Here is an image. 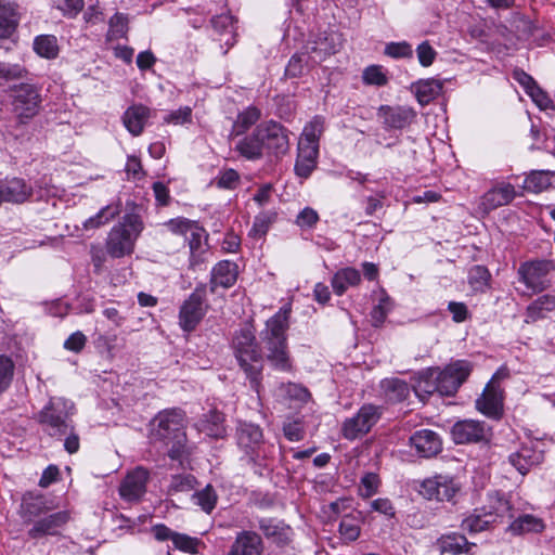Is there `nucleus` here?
Instances as JSON below:
<instances>
[{
  "label": "nucleus",
  "instance_id": "2f4dec72",
  "mask_svg": "<svg viewBox=\"0 0 555 555\" xmlns=\"http://www.w3.org/2000/svg\"><path fill=\"white\" fill-rule=\"evenodd\" d=\"M380 389L388 402L396 403L405 400L410 395L406 382L397 378H385L380 382Z\"/></svg>",
  "mask_w": 555,
  "mask_h": 555
},
{
  "label": "nucleus",
  "instance_id": "1a4fd4ad",
  "mask_svg": "<svg viewBox=\"0 0 555 555\" xmlns=\"http://www.w3.org/2000/svg\"><path fill=\"white\" fill-rule=\"evenodd\" d=\"M206 285H198L184 300L179 311V324L184 332H192L204 318L207 306L205 305Z\"/></svg>",
  "mask_w": 555,
  "mask_h": 555
},
{
  "label": "nucleus",
  "instance_id": "680f3d73",
  "mask_svg": "<svg viewBox=\"0 0 555 555\" xmlns=\"http://www.w3.org/2000/svg\"><path fill=\"white\" fill-rule=\"evenodd\" d=\"M176 548L188 553H196L199 544L198 539L192 538L188 534L176 532L172 540Z\"/></svg>",
  "mask_w": 555,
  "mask_h": 555
},
{
  "label": "nucleus",
  "instance_id": "4468645a",
  "mask_svg": "<svg viewBox=\"0 0 555 555\" xmlns=\"http://www.w3.org/2000/svg\"><path fill=\"white\" fill-rule=\"evenodd\" d=\"M451 435L457 444L479 442L489 438L490 427L485 422L464 420L453 425Z\"/></svg>",
  "mask_w": 555,
  "mask_h": 555
},
{
  "label": "nucleus",
  "instance_id": "a211bd4d",
  "mask_svg": "<svg viewBox=\"0 0 555 555\" xmlns=\"http://www.w3.org/2000/svg\"><path fill=\"white\" fill-rule=\"evenodd\" d=\"M33 195V186L24 179L0 180V205L2 203L23 204Z\"/></svg>",
  "mask_w": 555,
  "mask_h": 555
},
{
  "label": "nucleus",
  "instance_id": "393cba45",
  "mask_svg": "<svg viewBox=\"0 0 555 555\" xmlns=\"http://www.w3.org/2000/svg\"><path fill=\"white\" fill-rule=\"evenodd\" d=\"M149 117V107L142 104H137L126 109L122 116V122L132 135H139L142 133Z\"/></svg>",
  "mask_w": 555,
  "mask_h": 555
},
{
  "label": "nucleus",
  "instance_id": "a19ab883",
  "mask_svg": "<svg viewBox=\"0 0 555 555\" xmlns=\"http://www.w3.org/2000/svg\"><path fill=\"white\" fill-rule=\"evenodd\" d=\"M555 309V296L545 294L538 297L527 308V314L532 320L541 319L545 317V313L551 312Z\"/></svg>",
  "mask_w": 555,
  "mask_h": 555
},
{
  "label": "nucleus",
  "instance_id": "aec40b11",
  "mask_svg": "<svg viewBox=\"0 0 555 555\" xmlns=\"http://www.w3.org/2000/svg\"><path fill=\"white\" fill-rule=\"evenodd\" d=\"M262 538L255 531L244 530L236 534L228 555H261Z\"/></svg>",
  "mask_w": 555,
  "mask_h": 555
},
{
  "label": "nucleus",
  "instance_id": "4be33fe9",
  "mask_svg": "<svg viewBox=\"0 0 555 555\" xmlns=\"http://www.w3.org/2000/svg\"><path fill=\"white\" fill-rule=\"evenodd\" d=\"M503 392L501 388L486 385L483 392L476 400V408L479 412L491 418H499L502 414Z\"/></svg>",
  "mask_w": 555,
  "mask_h": 555
},
{
  "label": "nucleus",
  "instance_id": "e433bc0d",
  "mask_svg": "<svg viewBox=\"0 0 555 555\" xmlns=\"http://www.w3.org/2000/svg\"><path fill=\"white\" fill-rule=\"evenodd\" d=\"M543 529V520L530 514L519 516L509 525V530L515 534L541 532Z\"/></svg>",
  "mask_w": 555,
  "mask_h": 555
},
{
  "label": "nucleus",
  "instance_id": "0e129e2a",
  "mask_svg": "<svg viewBox=\"0 0 555 555\" xmlns=\"http://www.w3.org/2000/svg\"><path fill=\"white\" fill-rule=\"evenodd\" d=\"M192 120V108L190 106H183L176 111L170 112L164 117L166 124L183 125L191 122Z\"/></svg>",
  "mask_w": 555,
  "mask_h": 555
},
{
  "label": "nucleus",
  "instance_id": "ea45409f",
  "mask_svg": "<svg viewBox=\"0 0 555 555\" xmlns=\"http://www.w3.org/2000/svg\"><path fill=\"white\" fill-rule=\"evenodd\" d=\"M475 546V543H469L464 535L460 534L447 535L441 541L442 552L452 553L454 555L462 553L473 554L472 550Z\"/></svg>",
  "mask_w": 555,
  "mask_h": 555
},
{
  "label": "nucleus",
  "instance_id": "774afa93",
  "mask_svg": "<svg viewBox=\"0 0 555 555\" xmlns=\"http://www.w3.org/2000/svg\"><path fill=\"white\" fill-rule=\"evenodd\" d=\"M380 480L378 476L374 473H367L361 478V485L363 489L361 490V495L363 498H371L374 495L379 487Z\"/></svg>",
  "mask_w": 555,
  "mask_h": 555
},
{
  "label": "nucleus",
  "instance_id": "09e8293b",
  "mask_svg": "<svg viewBox=\"0 0 555 555\" xmlns=\"http://www.w3.org/2000/svg\"><path fill=\"white\" fill-rule=\"evenodd\" d=\"M548 171L535 170L528 175L522 188L528 192L539 193L550 185Z\"/></svg>",
  "mask_w": 555,
  "mask_h": 555
},
{
  "label": "nucleus",
  "instance_id": "bf43d9fd",
  "mask_svg": "<svg viewBox=\"0 0 555 555\" xmlns=\"http://www.w3.org/2000/svg\"><path fill=\"white\" fill-rule=\"evenodd\" d=\"M385 54L392 59H409L413 56V50L406 41L390 42L385 47Z\"/></svg>",
  "mask_w": 555,
  "mask_h": 555
},
{
  "label": "nucleus",
  "instance_id": "69168bd1",
  "mask_svg": "<svg viewBox=\"0 0 555 555\" xmlns=\"http://www.w3.org/2000/svg\"><path fill=\"white\" fill-rule=\"evenodd\" d=\"M319 214L311 207H305L296 217V224L304 228H313L319 221Z\"/></svg>",
  "mask_w": 555,
  "mask_h": 555
},
{
  "label": "nucleus",
  "instance_id": "e2e57ef3",
  "mask_svg": "<svg viewBox=\"0 0 555 555\" xmlns=\"http://www.w3.org/2000/svg\"><path fill=\"white\" fill-rule=\"evenodd\" d=\"M240 183V175L234 169H227L217 177L216 184L220 189L233 190Z\"/></svg>",
  "mask_w": 555,
  "mask_h": 555
},
{
  "label": "nucleus",
  "instance_id": "de8ad7c7",
  "mask_svg": "<svg viewBox=\"0 0 555 555\" xmlns=\"http://www.w3.org/2000/svg\"><path fill=\"white\" fill-rule=\"evenodd\" d=\"M109 29L106 40L112 41L119 38H126L128 33V17L122 13H115L108 22Z\"/></svg>",
  "mask_w": 555,
  "mask_h": 555
},
{
  "label": "nucleus",
  "instance_id": "c9c22d12",
  "mask_svg": "<svg viewBox=\"0 0 555 555\" xmlns=\"http://www.w3.org/2000/svg\"><path fill=\"white\" fill-rule=\"evenodd\" d=\"M205 230L199 227L197 223L194 225V228L189 232V236L186 235V240L189 242L190 247V266L192 268L196 267L197 264L203 262L202 255L205 251L203 247V236H204Z\"/></svg>",
  "mask_w": 555,
  "mask_h": 555
},
{
  "label": "nucleus",
  "instance_id": "0eeeda50",
  "mask_svg": "<svg viewBox=\"0 0 555 555\" xmlns=\"http://www.w3.org/2000/svg\"><path fill=\"white\" fill-rule=\"evenodd\" d=\"M262 430L259 426L250 423H242L236 430V439L238 447L248 456L249 462L259 466V469L255 472L262 475V464L259 463V459L262 456L267 457L268 452L263 447Z\"/></svg>",
  "mask_w": 555,
  "mask_h": 555
},
{
  "label": "nucleus",
  "instance_id": "c03bdc74",
  "mask_svg": "<svg viewBox=\"0 0 555 555\" xmlns=\"http://www.w3.org/2000/svg\"><path fill=\"white\" fill-rule=\"evenodd\" d=\"M324 130V120L320 116H315L304 128L302 134L298 143L319 145V139Z\"/></svg>",
  "mask_w": 555,
  "mask_h": 555
},
{
  "label": "nucleus",
  "instance_id": "cd10ccee",
  "mask_svg": "<svg viewBox=\"0 0 555 555\" xmlns=\"http://www.w3.org/2000/svg\"><path fill=\"white\" fill-rule=\"evenodd\" d=\"M223 422V414L212 410L196 423V428L208 437L222 438L225 435Z\"/></svg>",
  "mask_w": 555,
  "mask_h": 555
},
{
  "label": "nucleus",
  "instance_id": "f3484780",
  "mask_svg": "<svg viewBox=\"0 0 555 555\" xmlns=\"http://www.w3.org/2000/svg\"><path fill=\"white\" fill-rule=\"evenodd\" d=\"M516 195L517 192L513 184L500 182L483 194L480 208L483 212H490L499 207L511 204Z\"/></svg>",
  "mask_w": 555,
  "mask_h": 555
},
{
  "label": "nucleus",
  "instance_id": "4c0bfd02",
  "mask_svg": "<svg viewBox=\"0 0 555 555\" xmlns=\"http://www.w3.org/2000/svg\"><path fill=\"white\" fill-rule=\"evenodd\" d=\"M307 49L310 50L311 60L314 64L336 52L335 44L325 35H319L314 41L309 42Z\"/></svg>",
  "mask_w": 555,
  "mask_h": 555
},
{
  "label": "nucleus",
  "instance_id": "473e14b6",
  "mask_svg": "<svg viewBox=\"0 0 555 555\" xmlns=\"http://www.w3.org/2000/svg\"><path fill=\"white\" fill-rule=\"evenodd\" d=\"M360 272L354 268H345L335 273L332 279V287L336 295H343L349 286L360 283Z\"/></svg>",
  "mask_w": 555,
  "mask_h": 555
},
{
  "label": "nucleus",
  "instance_id": "37998d69",
  "mask_svg": "<svg viewBox=\"0 0 555 555\" xmlns=\"http://www.w3.org/2000/svg\"><path fill=\"white\" fill-rule=\"evenodd\" d=\"M482 514L483 511L481 508H476L472 515L463 519L461 525L462 529L470 533L487 530L493 522L487 519V516H482Z\"/></svg>",
  "mask_w": 555,
  "mask_h": 555
},
{
  "label": "nucleus",
  "instance_id": "5701e85b",
  "mask_svg": "<svg viewBox=\"0 0 555 555\" xmlns=\"http://www.w3.org/2000/svg\"><path fill=\"white\" fill-rule=\"evenodd\" d=\"M237 279V266L236 263L222 260L218 262L211 270L210 278V291L216 292L217 287L229 288Z\"/></svg>",
  "mask_w": 555,
  "mask_h": 555
},
{
  "label": "nucleus",
  "instance_id": "412c9836",
  "mask_svg": "<svg viewBox=\"0 0 555 555\" xmlns=\"http://www.w3.org/2000/svg\"><path fill=\"white\" fill-rule=\"evenodd\" d=\"M411 446L424 457H431L442 449V441L437 433L430 429L415 431L410 438Z\"/></svg>",
  "mask_w": 555,
  "mask_h": 555
},
{
  "label": "nucleus",
  "instance_id": "f03ea898",
  "mask_svg": "<svg viewBox=\"0 0 555 555\" xmlns=\"http://www.w3.org/2000/svg\"><path fill=\"white\" fill-rule=\"evenodd\" d=\"M149 438L152 443L170 446L168 456L180 460L186 453L185 414L180 409L157 413L150 422Z\"/></svg>",
  "mask_w": 555,
  "mask_h": 555
},
{
  "label": "nucleus",
  "instance_id": "2eb2a0df",
  "mask_svg": "<svg viewBox=\"0 0 555 555\" xmlns=\"http://www.w3.org/2000/svg\"><path fill=\"white\" fill-rule=\"evenodd\" d=\"M68 511H60L34 521L33 527L27 531L30 539L38 540L46 535H57L69 521Z\"/></svg>",
  "mask_w": 555,
  "mask_h": 555
},
{
  "label": "nucleus",
  "instance_id": "6e6552de",
  "mask_svg": "<svg viewBox=\"0 0 555 555\" xmlns=\"http://www.w3.org/2000/svg\"><path fill=\"white\" fill-rule=\"evenodd\" d=\"M41 95L36 86L21 83L13 90L12 108L20 122L25 124L34 118L40 108Z\"/></svg>",
  "mask_w": 555,
  "mask_h": 555
},
{
  "label": "nucleus",
  "instance_id": "603ef678",
  "mask_svg": "<svg viewBox=\"0 0 555 555\" xmlns=\"http://www.w3.org/2000/svg\"><path fill=\"white\" fill-rule=\"evenodd\" d=\"M13 375V361L9 357L0 354V395L10 387Z\"/></svg>",
  "mask_w": 555,
  "mask_h": 555
},
{
  "label": "nucleus",
  "instance_id": "052dcab7",
  "mask_svg": "<svg viewBox=\"0 0 555 555\" xmlns=\"http://www.w3.org/2000/svg\"><path fill=\"white\" fill-rule=\"evenodd\" d=\"M276 214L275 212H261L258 216H256L251 232L255 236H262L264 235L270 225L275 220Z\"/></svg>",
  "mask_w": 555,
  "mask_h": 555
},
{
  "label": "nucleus",
  "instance_id": "f8f14e48",
  "mask_svg": "<svg viewBox=\"0 0 555 555\" xmlns=\"http://www.w3.org/2000/svg\"><path fill=\"white\" fill-rule=\"evenodd\" d=\"M460 483L449 476L438 475L424 480L420 493L427 500L451 501L460 491Z\"/></svg>",
  "mask_w": 555,
  "mask_h": 555
},
{
  "label": "nucleus",
  "instance_id": "864d4df0",
  "mask_svg": "<svg viewBox=\"0 0 555 555\" xmlns=\"http://www.w3.org/2000/svg\"><path fill=\"white\" fill-rule=\"evenodd\" d=\"M279 391L280 396L291 400L307 401L310 397L309 391L305 387L294 383L282 384Z\"/></svg>",
  "mask_w": 555,
  "mask_h": 555
},
{
  "label": "nucleus",
  "instance_id": "a18cd8bd",
  "mask_svg": "<svg viewBox=\"0 0 555 555\" xmlns=\"http://www.w3.org/2000/svg\"><path fill=\"white\" fill-rule=\"evenodd\" d=\"M195 505L199 506L205 513L210 514L216 507L218 495L211 485H207L204 489L196 491L192 495Z\"/></svg>",
  "mask_w": 555,
  "mask_h": 555
},
{
  "label": "nucleus",
  "instance_id": "6e6d98bb",
  "mask_svg": "<svg viewBox=\"0 0 555 555\" xmlns=\"http://www.w3.org/2000/svg\"><path fill=\"white\" fill-rule=\"evenodd\" d=\"M308 64V59L306 53H295L285 68V75L289 78H296L304 74L306 66Z\"/></svg>",
  "mask_w": 555,
  "mask_h": 555
},
{
  "label": "nucleus",
  "instance_id": "a878e982",
  "mask_svg": "<svg viewBox=\"0 0 555 555\" xmlns=\"http://www.w3.org/2000/svg\"><path fill=\"white\" fill-rule=\"evenodd\" d=\"M258 527L269 540H272L279 545H283L291 540V528L282 521H276L272 518H261L258 521Z\"/></svg>",
  "mask_w": 555,
  "mask_h": 555
},
{
  "label": "nucleus",
  "instance_id": "79ce46f5",
  "mask_svg": "<svg viewBox=\"0 0 555 555\" xmlns=\"http://www.w3.org/2000/svg\"><path fill=\"white\" fill-rule=\"evenodd\" d=\"M120 214V205H107L103 207L95 216L90 217L83 222L86 230L96 229Z\"/></svg>",
  "mask_w": 555,
  "mask_h": 555
},
{
  "label": "nucleus",
  "instance_id": "338daca9",
  "mask_svg": "<svg viewBox=\"0 0 555 555\" xmlns=\"http://www.w3.org/2000/svg\"><path fill=\"white\" fill-rule=\"evenodd\" d=\"M416 54H417L420 64L424 67H427L434 63L437 52L435 51V49L430 46V43L428 41H423L416 48Z\"/></svg>",
  "mask_w": 555,
  "mask_h": 555
},
{
  "label": "nucleus",
  "instance_id": "f704fd0d",
  "mask_svg": "<svg viewBox=\"0 0 555 555\" xmlns=\"http://www.w3.org/2000/svg\"><path fill=\"white\" fill-rule=\"evenodd\" d=\"M261 117L260 111L255 106H249L240 113L233 122L231 137H240L244 134L251 126H254Z\"/></svg>",
  "mask_w": 555,
  "mask_h": 555
},
{
  "label": "nucleus",
  "instance_id": "c756f323",
  "mask_svg": "<svg viewBox=\"0 0 555 555\" xmlns=\"http://www.w3.org/2000/svg\"><path fill=\"white\" fill-rule=\"evenodd\" d=\"M413 88L418 103L424 106L441 94L443 82L439 79L429 78L415 82Z\"/></svg>",
  "mask_w": 555,
  "mask_h": 555
},
{
  "label": "nucleus",
  "instance_id": "58836bf2",
  "mask_svg": "<svg viewBox=\"0 0 555 555\" xmlns=\"http://www.w3.org/2000/svg\"><path fill=\"white\" fill-rule=\"evenodd\" d=\"M35 52L44 59H55L59 54L57 39L53 35H40L34 40Z\"/></svg>",
  "mask_w": 555,
  "mask_h": 555
},
{
  "label": "nucleus",
  "instance_id": "423d86ee",
  "mask_svg": "<svg viewBox=\"0 0 555 555\" xmlns=\"http://www.w3.org/2000/svg\"><path fill=\"white\" fill-rule=\"evenodd\" d=\"M383 408L372 403L363 404L356 415L346 418L341 426L345 439L354 440L365 436L380 420Z\"/></svg>",
  "mask_w": 555,
  "mask_h": 555
},
{
  "label": "nucleus",
  "instance_id": "bb28decb",
  "mask_svg": "<svg viewBox=\"0 0 555 555\" xmlns=\"http://www.w3.org/2000/svg\"><path fill=\"white\" fill-rule=\"evenodd\" d=\"M542 457L540 451L529 446H522L517 452L509 455V462L521 475H525L530 467L539 464Z\"/></svg>",
  "mask_w": 555,
  "mask_h": 555
},
{
  "label": "nucleus",
  "instance_id": "3c124183",
  "mask_svg": "<svg viewBox=\"0 0 555 555\" xmlns=\"http://www.w3.org/2000/svg\"><path fill=\"white\" fill-rule=\"evenodd\" d=\"M196 479L191 474L173 475L169 485V493L189 492L194 489Z\"/></svg>",
  "mask_w": 555,
  "mask_h": 555
},
{
  "label": "nucleus",
  "instance_id": "39448f33",
  "mask_svg": "<svg viewBox=\"0 0 555 555\" xmlns=\"http://www.w3.org/2000/svg\"><path fill=\"white\" fill-rule=\"evenodd\" d=\"M555 271V263L547 259H534L522 262L518 268L519 281L532 294L544 292L551 286L550 274Z\"/></svg>",
  "mask_w": 555,
  "mask_h": 555
},
{
  "label": "nucleus",
  "instance_id": "5fc2aeb1",
  "mask_svg": "<svg viewBox=\"0 0 555 555\" xmlns=\"http://www.w3.org/2000/svg\"><path fill=\"white\" fill-rule=\"evenodd\" d=\"M363 81L366 85L372 86H385L388 82V78L379 65H371L363 70Z\"/></svg>",
  "mask_w": 555,
  "mask_h": 555
},
{
  "label": "nucleus",
  "instance_id": "ddd939ff",
  "mask_svg": "<svg viewBox=\"0 0 555 555\" xmlns=\"http://www.w3.org/2000/svg\"><path fill=\"white\" fill-rule=\"evenodd\" d=\"M377 117L386 130H401L409 127L416 118V112L409 106L380 105Z\"/></svg>",
  "mask_w": 555,
  "mask_h": 555
},
{
  "label": "nucleus",
  "instance_id": "7ed1b4c3",
  "mask_svg": "<svg viewBox=\"0 0 555 555\" xmlns=\"http://www.w3.org/2000/svg\"><path fill=\"white\" fill-rule=\"evenodd\" d=\"M143 229L144 224L139 215H125L121 221L115 224L107 234L106 253L113 258L131 255Z\"/></svg>",
  "mask_w": 555,
  "mask_h": 555
},
{
  "label": "nucleus",
  "instance_id": "20e7f679",
  "mask_svg": "<svg viewBox=\"0 0 555 555\" xmlns=\"http://www.w3.org/2000/svg\"><path fill=\"white\" fill-rule=\"evenodd\" d=\"M70 404L63 398H52L37 414V421L51 437L65 436L74 429L70 421Z\"/></svg>",
  "mask_w": 555,
  "mask_h": 555
},
{
  "label": "nucleus",
  "instance_id": "c85d7f7f",
  "mask_svg": "<svg viewBox=\"0 0 555 555\" xmlns=\"http://www.w3.org/2000/svg\"><path fill=\"white\" fill-rule=\"evenodd\" d=\"M235 151L244 158L248 160L260 159L263 155V146L260 140V135L257 134V127L251 134L245 135L237 141Z\"/></svg>",
  "mask_w": 555,
  "mask_h": 555
},
{
  "label": "nucleus",
  "instance_id": "8fccbe9b",
  "mask_svg": "<svg viewBox=\"0 0 555 555\" xmlns=\"http://www.w3.org/2000/svg\"><path fill=\"white\" fill-rule=\"evenodd\" d=\"M26 74V68L21 64L0 61V85H4L16 79H23Z\"/></svg>",
  "mask_w": 555,
  "mask_h": 555
},
{
  "label": "nucleus",
  "instance_id": "dca6fc26",
  "mask_svg": "<svg viewBox=\"0 0 555 555\" xmlns=\"http://www.w3.org/2000/svg\"><path fill=\"white\" fill-rule=\"evenodd\" d=\"M149 472L144 467H137L128 473L119 486L120 496L128 501H139L146 491Z\"/></svg>",
  "mask_w": 555,
  "mask_h": 555
},
{
  "label": "nucleus",
  "instance_id": "4d7b16f0",
  "mask_svg": "<svg viewBox=\"0 0 555 555\" xmlns=\"http://www.w3.org/2000/svg\"><path fill=\"white\" fill-rule=\"evenodd\" d=\"M339 532L345 540L356 541L360 535L359 521L351 516L343 517L339 524Z\"/></svg>",
  "mask_w": 555,
  "mask_h": 555
},
{
  "label": "nucleus",
  "instance_id": "49530a36",
  "mask_svg": "<svg viewBox=\"0 0 555 555\" xmlns=\"http://www.w3.org/2000/svg\"><path fill=\"white\" fill-rule=\"evenodd\" d=\"M491 274L483 266H474L468 271V284L476 292H485L489 286Z\"/></svg>",
  "mask_w": 555,
  "mask_h": 555
},
{
  "label": "nucleus",
  "instance_id": "f257e3e1",
  "mask_svg": "<svg viewBox=\"0 0 555 555\" xmlns=\"http://www.w3.org/2000/svg\"><path fill=\"white\" fill-rule=\"evenodd\" d=\"M291 305L283 306L267 322L259 334V346L250 328H241L233 338L235 358L250 382L253 389L260 392L263 357L279 371L292 370V360L287 345Z\"/></svg>",
  "mask_w": 555,
  "mask_h": 555
},
{
  "label": "nucleus",
  "instance_id": "b1692460",
  "mask_svg": "<svg viewBox=\"0 0 555 555\" xmlns=\"http://www.w3.org/2000/svg\"><path fill=\"white\" fill-rule=\"evenodd\" d=\"M319 145L298 143V155L295 171L301 178H308L317 167Z\"/></svg>",
  "mask_w": 555,
  "mask_h": 555
},
{
  "label": "nucleus",
  "instance_id": "7c9ffc66",
  "mask_svg": "<svg viewBox=\"0 0 555 555\" xmlns=\"http://www.w3.org/2000/svg\"><path fill=\"white\" fill-rule=\"evenodd\" d=\"M17 5L0 0V38H9L18 24Z\"/></svg>",
  "mask_w": 555,
  "mask_h": 555
},
{
  "label": "nucleus",
  "instance_id": "72a5a7b5",
  "mask_svg": "<svg viewBox=\"0 0 555 555\" xmlns=\"http://www.w3.org/2000/svg\"><path fill=\"white\" fill-rule=\"evenodd\" d=\"M49 512L43 496L24 498L21 504V516L25 522H31L35 518Z\"/></svg>",
  "mask_w": 555,
  "mask_h": 555
},
{
  "label": "nucleus",
  "instance_id": "9d476101",
  "mask_svg": "<svg viewBox=\"0 0 555 555\" xmlns=\"http://www.w3.org/2000/svg\"><path fill=\"white\" fill-rule=\"evenodd\" d=\"M257 134L260 135L263 150L269 154L279 156L287 153L288 131L281 124L273 120L261 122L257 126Z\"/></svg>",
  "mask_w": 555,
  "mask_h": 555
},
{
  "label": "nucleus",
  "instance_id": "9b49d317",
  "mask_svg": "<svg viewBox=\"0 0 555 555\" xmlns=\"http://www.w3.org/2000/svg\"><path fill=\"white\" fill-rule=\"evenodd\" d=\"M472 372L468 361L459 360L449 364L443 371L436 374L438 393L453 396Z\"/></svg>",
  "mask_w": 555,
  "mask_h": 555
},
{
  "label": "nucleus",
  "instance_id": "6ab92c4d",
  "mask_svg": "<svg viewBox=\"0 0 555 555\" xmlns=\"http://www.w3.org/2000/svg\"><path fill=\"white\" fill-rule=\"evenodd\" d=\"M480 508L483 511L482 516H487L493 524L514 517L511 502L498 491L488 493Z\"/></svg>",
  "mask_w": 555,
  "mask_h": 555
},
{
  "label": "nucleus",
  "instance_id": "13d9d810",
  "mask_svg": "<svg viewBox=\"0 0 555 555\" xmlns=\"http://www.w3.org/2000/svg\"><path fill=\"white\" fill-rule=\"evenodd\" d=\"M195 224V221L189 220L183 217H178L165 222L164 227H166L168 231H170L173 234L186 236Z\"/></svg>",
  "mask_w": 555,
  "mask_h": 555
}]
</instances>
